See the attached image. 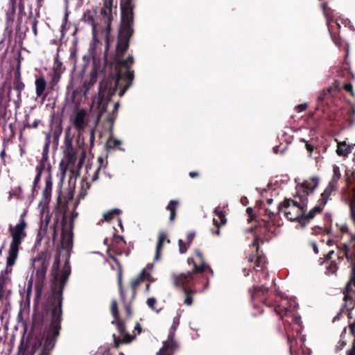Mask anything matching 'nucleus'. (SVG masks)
I'll return each mask as SVG.
<instances>
[{
  "label": "nucleus",
  "instance_id": "1",
  "mask_svg": "<svg viewBox=\"0 0 355 355\" xmlns=\"http://www.w3.org/2000/svg\"><path fill=\"white\" fill-rule=\"evenodd\" d=\"M60 259H56L51 270L53 276L51 285L52 297L49 311L51 324L43 346V349L50 352L55 346L56 338L58 336L61 328L62 291L71 273L70 266L68 263H65L61 272L58 271Z\"/></svg>",
  "mask_w": 355,
  "mask_h": 355
},
{
  "label": "nucleus",
  "instance_id": "2",
  "mask_svg": "<svg viewBox=\"0 0 355 355\" xmlns=\"http://www.w3.org/2000/svg\"><path fill=\"white\" fill-rule=\"evenodd\" d=\"M133 0H125L121 4V23L119 31L118 40L116 46V62L119 66L123 67L125 69L124 77L129 82L120 91L119 96H122L126 90L132 85L134 78L133 71L130 70L131 65L134 62V58L132 55H129L125 60H122L123 54L127 51L129 46V40L133 33Z\"/></svg>",
  "mask_w": 355,
  "mask_h": 355
},
{
  "label": "nucleus",
  "instance_id": "3",
  "mask_svg": "<svg viewBox=\"0 0 355 355\" xmlns=\"http://www.w3.org/2000/svg\"><path fill=\"white\" fill-rule=\"evenodd\" d=\"M319 179L313 178L309 180L304 181L296 187V193L294 200L285 199L278 206L279 212L284 213L286 218L289 220H299L306 211L309 202L308 197L311 194L318 185Z\"/></svg>",
  "mask_w": 355,
  "mask_h": 355
},
{
  "label": "nucleus",
  "instance_id": "4",
  "mask_svg": "<svg viewBox=\"0 0 355 355\" xmlns=\"http://www.w3.org/2000/svg\"><path fill=\"white\" fill-rule=\"evenodd\" d=\"M27 224L23 218L15 225H9V232L12 239L6 260V267L0 274V289L6 291L8 295L12 293L11 288V267L15 265L18 257L19 250L23 240L26 236Z\"/></svg>",
  "mask_w": 355,
  "mask_h": 355
},
{
  "label": "nucleus",
  "instance_id": "5",
  "mask_svg": "<svg viewBox=\"0 0 355 355\" xmlns=\"http://www.w3.org/2000/svg\"><path fill=\"white\" fill-rule=\"evenodd\" d=\"M123 76L120 71L117 72V77L112 76L105 78L101 81L98 87V96L92 100V107H96L98 110V114L91 127L89 137L91 143H94L95 139V130L100 121L101 114L105 111L107 103L111 100L112 96L116 93L119 81Z\"/></svg>",
  "mask_w": 355,
  "mask_h": 355
},
{
  "label": "nucleus",
  "instance_id": "6",
  "mask_svg": "<svg viewBox=\"0 0 355 355\" xmlns=\"http://www.w3.org/2000/svg\"><path fill=\"white\" fill-rule=\"evenodd\" d=\"M116 7H113V11L115 12V15H116ZM101 15L102 17V22L103 23V25H102L101 24H98L96 22V12L94 10H86L83 14V21L92 27V37L94 41L97 40V36L99 33L102 32L105 33L106 37L105 50L107 51L110 48L112 42H114V38L110 35V33L111 31L112 21L114 19L116 15H114L113 19L110 21V28H107V23L103 19V17L101 13Z\"/></svg>",
  "mask_w": 355,
  "mask_h": 355
},
{
  "label": "nucleus",
  "instance_id": "7",
  "mask_svg": "<svg viewBox=\"0 0 355 355\" xmlns=\"http://www.w3.org/2000/svg\"><path fill=\"white\" fill-rule=\"evenodd\" d=\"M73 225L67 223L63 220H60L56 218L53 220V226L50 227V234L52 236V240L55 241L58 231L61 230L60 244L63 250H65L67 254H69L73 247Z\"/></svg>",
  "mask_w": 355,
  "mask_h": 355
},
{
  "label": "nucleus",
  "instance_id": "8",
  "mask_svg": "<svg viewBox=\"0 0 355 355\" xmlns=\"http://www.w3.org/2000/svg\"><path fill=\"white\" fill-rule=\"evenodd\" d=\"M172 279L175 287L181 288L183 289L186 295L184 299V304L188 306L191 305L193 302V298L191 294L196 292V291H192L190 288L196 284L195 277H193V273L187 272L180 273L179 275L173 274Z\"/></svg>",
  "mask_w": 355,
  "mask_h": 355
},
{
  "label": "nucleus",
  "instance_id": "9",
  "mask_svg": "<svg viewBox=\"0 0 355 355\" xmlns=\"http://www.w3.org/2000/svg\"><path fill=\"white\" fill-rule=\"evenodd\" d=\"M352 282L355 287V266L352 269ZM345 306L348 316L350 318H354V321L349 324L351 333L355 334V291L352 290V282H349L346 286V291L344 296Z\"/></svg>",
  "mask_w": 355,
  "mask_h": 355
},
{
  "label": "nucleus",
  "instance_id": "10",
  "mask_svg": "<svg viewBox=\"0 0 355 355\" xmlns=\"http://www.w3.org/2000/svg\"><path fill=\"white\" fill-rule=\"evenodd\" d=\"M110 309L112 315L114 318V320L112 321V324H115L116 325L119 334L118 338H116L115 335H113L115 346L117 347L119 343H130L134 338V337L125 332L124 324L119 320V315L117 309V302L116 300H112Z\"/></svg>",
  "mask_w": 355,
  "mask_h": 355
},
{
  "label": "nucleus",
  "instance_id": "11",
  "mask_svg": "<svg viewBox=\"0 0 355 355\" xmlns=\"http://www.w3.org/2000/svg\"><path fill=\"white\" fill-rule=\"evenodd\" d=\"M40 221V228L36 238V243L40 244L42 240L47 235L49 224L51 220V215L46 205L40 202L39 205Z\"/></svg>",
  "mask_w": 355,
  "mask_h": 355
},
{
  "label": "nucleus",
  "instance_id": "12",
  "mask_svg": "<svg viewBox=\"0 0 355 355\" xmlns=\"http://www.w3.org/2000/svg\"><path fill=\"white\" fill-rule=\"evenodd\" d=\"M297 306V303L294 297H281V300L275 307V312L281 317L292 312Z\"/></svg>",
  "mask_w": 355,
  "mask_h": 355
},
{
  "label": "nucleus",
  "instance_id": "13",
  "mask_svg": "<svg viewBox=\"0 0 355 355\" xmlns=\"http://www.w3.org/2000/svg\"><path fill=\"white\" fill-rule=\"evenodd\" d=\"M73 124L79 135L84 133L85 128L89 126V119L85 110L78 109L73 115Z\"/></svg>",
  "mask_w": 355,
  "mask_h": 355
},
{
  "label": "nucleus",
  "instance_id": "14",
  "mask_svg": "<svg viewBox=\"0 0 355 355\" xmlns=\"http://www.w3.org/2000/svg\"><path fill=\"white\" fill-rule=\"evenodd\" d=\"M178 327V325L172 324L169 330L168 340L163 343V346L157 353V355H173V350L176 346L173 338Z\"/></svg>",
  "mask_w": 355,
  "mask_h": 355
},
{
  "label": "nucleus",
  "instance_id": "15",
  "mask_svg": "<svg viewBox=\"0 0 355 355\" xmlns=\"http://www.w3.org/2000/svg\"><path fill=\"white\" fill-rule=\"evenodd\" d=\"M101 71V67L100 64H97L94 62L92 69L89 76H86L83 80V93L84 96H86L91 89L92 87L94 85V84L97 81V76Z\"/></svg>",
  "mask_w": 355,
  "mask_h": 355
},
{
  "label": "nucleus",
  "instance_id": "16",
  "mask_svg": "<svg viewBox=\"0 0 355 355\" xmlns=\"http://www.w3.org/2000/svg\"><path fill=\"white\" fill-rule=\"evenodd\" d=\"M49 263L42 257L35 258L33 261V267L35 271L36 279L38 283H42L46 277Z\"/></svg>",
  "mask_w": 355,
  "mask_h": 355
},
{
  "label": "nucleus",
  "instance_id": "17",
  "mask_svg": "<svg viewBox=\"0 0 355 355\" xmlns=\"http://www.w3.org/2000/svg\"><path fill=\"white\" fill-rule=\"evenodd\" d=\"M332 170L333 174L331 179L329 182L327 187L324 189V191L322 192L324 198H326V196L329 198L331 196L332 192L335 191V189H336L339 180L341 178V173L340 167L338 166L336 164L333 165ZM322 200L324 202L325 199H323Z\"/></svg>",
  "mask_w": 355,
  "mask_h": 355
},
{
  "label": "nucleus",
  "instance_id": "18",
  "mask_svg": "<svg viewBox=\"0 0 355 355\" xmlns=\"http://www.w3.org/2000/svg\"><path fill=\"white\" fill-rule=\"evenodd\" d=\"M153 268V263H148L146 266L142 270L140 275L133 279L131 282V286L134 291L137 289L141 281L147 280L149 282H153L154 279L150 275V272Z\"/></svg>",
  "mask_w": 355,
  "mask_h": 355
},
{
  "label": "nucleus",
  "instance_id": "19",
  "mask_svg": "<svg viewBox=\"0 0 355 355\" xmlns=\"http://www.w3.org/2000/svg\"><path fill=\"white\" fill-rule=\"evenodd\" d=\"M101 14L103 19L107 23V28H110V21L115 15L113 11V0H103V6L101 8Z\"/></svg>",
  "mask_w": 355,
  "mask_h": 355
},
{
  "label": "nucleus",
  "instance_id": "20",
  "mask_svg": "<svg viewBox=\"0 0 355 355\" xmlns=\"http://www.w3.org/2000/svg\"><path fill=\"white\" fill-rule=\"evenodd\" d=\"M323 199L324 200V196H323V193H322L320 198L318 201V205H316L312 209H311L309 211V212L306 216H302V221L304 222V220L308 221V220H311L312 218H313V217L315 216V215L316 214H318L322 211V209H323L324 205L328 202L329 198L326 196L324 202L322 200Z\"/></svg>",
  "mask_w": 355,
  "mask_h": 355
},
{
  "label": "nucleus",
  "instance_id": "21",
  "mask_svg": "<svg viewBox=\"0 0 355 355\" xmlns=\"http://www.w3.org/2000/svg\"><path fill=\"white\" fill-rule=\"evenodd\" d=\"M51 144V134H46L45 143L43 147L42 156L40 159V164L37 166H41L43 168H47L51 170V166L48 162V155L49 151V146Z\"/></svg>",
  "mask_w": 355,
  "mask_h": 355
},
{
  "label": "nucleus",
  "instance_id": "22",
  "mask_svg": "<svg viewBox=\"0 0 355 355\" xmlns=\"http://www.w3.org/2000/svg\"><path fill=\"white\" fill-rule=\"evenodd\" d=\"M196 256L199 258L200 263L199 266L194 264V270L189 271V272L193 273V277L197 272H202L205 269H208L211 275H214V271L209 266L207 265L203 260V254L198 250L196 251Z\"/></svg>",
  "mask_w": 355,
  "mask_h": 355
},
{
  "label": "nucleus",
  "instance_id": "23",
  "mask_svg": "<svg viewBox=\"0 0 355 355\" xmlns=\"http://www.w3.org/2000/svg\"><path fill=\"white\" fill-rule=\"evenodd\" d=\"M35 93L37 97L42 96L43 98L46 97L44 91L46 87V82L43 76L37 78L35 81Z\"/></svg>",
  "mask_w": 355,
  "mask_h": 355
},
{
  "label": "nucleus",
  "instance_id": "24",
  "mask_svg": "<svg viewBox=\"0 0 355 355\" xmlns=\"http://www.w3.org/2000/svg\"><path fill=\"white\" fill-rule=\"evenodd\" d=\"M10 295L6 291L0 289V308L2 307L3 315L7 314L10 310Z\"/></svg>",
  "mask_w": 355,
  "mask_h": 355
},
{
  "label": "nucleus",
  "instance_id": "25",
  "mask_svg": "<svg viewBox=\"0 0 355 355\" xmlns=\"http://www.w3.org/2000/svg\"><path fill=\"white\" fill-rule=\"evenodd\" d=\"M166 241L167 243H169L170 241L167 239V235L164 232H160L158 236V241L156 245V251H155V255L154 257V261H158L161 257V250L163 246L164 243Z\"/></svg>",
  "mask_w": 355,
  "mask_h": 355
},
{
  "label": "nucleus",
  "instance_id": "26",
  "mask_svg": "<svg viewBox=\"0 0 355 355\" xmlns=\"http://www.w3.org/2000/svg\"><path fill=\"white\" fill-rule=\"evenodd\" d=\"M355 145L347 144L345 141L338 142L336 153L339 156H347L353 150Z\"/></svg>",
  "mask_w": 355,
  "mask_h": 355
},
{
  "label": "nucleus",
  "instance_id": "27",
  "mask_svg": "<svg viewBox=\"0 0 355 355\" xmlns=\"http://www.w3.org/2000/svg\"><path fill=\"white\" fill-rule=\"evenodd\" d=\"M195 236L194 232H189L187 235V241L184 242L182 239L178 241L179 252L184 254L187 251L188 248L190 246L193 238Z\"/></svg>",
  "mask_w": 355,
  "mask_h": 355
},
{
  "label": "nucleus",
  "instance_id": "28",
  "mask_svg": "<svg viewBox=\"0 0 355 355\" xmlns=\"http://www.w3.org/2000/svg\"><path fill=\"white\" fill-rule=\"evenodd\" d=\"M24 87L25 85L21 80L20 74H19L17 77H15L13 81L12 87H10V89H14V92H16L17 93V98L16 99L17 101H18L21 98V92L24 90Z\"/></svg>",
  "mask_w": 355,
  "mask_h": 355
},
{
  "label": "nucleus",
  "instance_id": "29",
  "mask_svg": "<svg viewBox=\"0 0 355 355\" xmlns=\"http://www.w3.org/2000/svg\"><path fill=\"white\" fill-rule=\"evenodd\" d=\"M327 25L328 29L331 35H332V31L335 29V28H338V29L341 27V24H344L345 26H347L350 24V21L348 20H345L344 21L339 22L338 20L334 21L333 19L330 20L327 18Z\"/></svg>",
  "mask_w": 355,
  "mask_h": 355
},
{
  "label": "nucleus",
  "instance_id": "30",
  "mask_svg": "<svg viewBox=\"0 0 355 355\" xmlns=\"http://www.w3.org/2000/svg\"><path fill=\"white\" fill-rule=\"evenodd\" d=\"M214 213L218 216V219L220 220V222L216 219H213V223L217 227H220V226L225 225L226 223V218L223 214V212L220 210L218 207L216 208L214 210Z\"/></svg>",
  "mask_w": 355,
  "mask_h": 355
},
{
  "label": "nucleus",
  "instance_id": "31",
  "mask_svg": "<svg viewBox=\"0 0 355 355\" xmlns=\"http://www.w3.org/2000/svg\"><path fill=\"white\" fill-rule=\"evenodd\" d=\"M64 158L67 162V168H69L71 165L75 164L76 162V152L75 150L71 151H64Z\"/></svg>",
  "mask_w": 355,
  "mask_h": 355
},
{
  "label": "nucleus",
  "instance_id": "32",
  "mask_svg": "<svg viewBox=\"0 0 355 355\" xmlns=\"http://www.w3.org/2000/svg\"><path fill=\"white\" fill-rule=\"evenodd\" d=\"M51 190H52V180H51V173H50L48 177H46L45 188L43 191V195H44L46 200H47L50 198L51 194Z\"/></svg>",
  "mask_w": 355,
  "mask_h": 355
},
{
  "label": "nucleus",
  "instance_id": "33",
  "mask_svg": "<svg viewBox=\"0 0 355 355\" xmlns=\"http://www.w3.org/2000/svg\"><path fill=\"white\" fill-rule=\"evenodd\" d=\"M36 171L37 174L34 180V187H35V185L40 182L42 173L46 175V177H48L49 175L51 173L50 169L43 168L41 166H37L36 167Z\"/></svg>",
  "mask_w": 355,
  "mask_h": 355
},
{
  "label": "nucleus",
  "instance_id": "34",
  "mask_svg": "<svg viewBox=\"0 0 355 355\" xmlns=\"http://www.w3.org/2000/svg\"><path fill=\"white\" fill-rule=\"evenodd\" d=\"M65 12L63 18V22L61 26V32L62 35H64L68 29V17H69V12H68V1L65 0Z\"/></svg>",
  "mask_w": 355,
  "mask_h": 355
},
{
  "label": "nucleus",
  "instance_id": "35",
  "mask_svg": "<svg viewBox=\"0 0 355 355\" xmlns=\"http://www.w3.org/2000/svg\"><path fill=\"white\" fill-rule=\"evenodd\" d=\"M17 93L16 92H14V89L10 88L8 92V96L9 100L14 103L16 108H19L21 105V97L18 101H17Z\"/></svg>",
  "mask_w": 355,
  "mask_h": 355
},
{
  "label": "nucleus",
  "instance_id": "36",
  "mask_svg": "<svg viewBox=\"0 0 355 355\" xmlns=\"http://www.w3.org/2000/svg\"><path fill=\"white\" fill-rule=\"evenodd\" d=\"M288 343L290 345V351H291V355H294L293 354V350L294 348V343L296 342V340L294 338H288ZM295 355H309V353H306L305 351L302 349H299L297 352H295Z\"/></svg>",
  "mask_w": 355,
  "mask_h": 355
},
{
  "label": "nucleus",
  "instance_id": "37",
  "mask_svg": "<svg viewBox=\"0 0 355 355\" xmlns=\"http://www.w3.org/2000/svg\"><path fill=\"white\" fill-rule=\"evenodd\" d=\"M22 190L20 186H18L16 188L11 189L9 192V200L15 198H21Z\"/></svg>",
  "mask_w": 355,
  "mask_h": 355
},
{
  "label": "nucleus",
  "instance_id": "38",
  "mask_svg": "<svg viewBox=\"0 0 355 355\" xmlns=\"http://www.w3.org/2000/svg\"><path fill=\"white\" fill-rule=\"evenodd\" d=\"M122 144V141L110 136L107 141V145L110 148L119 147Z\"/></svg>",
  "mask_w": 355,
  "mask_h": 355
},
{
  "label": "nucleus",
  "instance_id": "39",
  "mask_svg": "<svg viewBox=\"0 0 355 355\" xmlns=\"http://www.w3.org/2000/svg\"><path fill=\"white\" fill-rule=\"evenodd\" d=\"M121 211L119 209H113L103 214V218L106 221H110L112 220L114 214H119Z\"/></svg>",
  "mask_w": 355,
  "mask_h": 355
},
{
  "label": "nucleus",
  "instance_id": "40",
  "mask_svg": "<svg viewBox=\"0 0 355 355\" xmlns=\"http://www.w3.org/2000/svg\"><path fill=\"white\" fill-rule=\"evenodd\" d=\"M331 89L332 88L331 87H329L328 89H324L322 91H321L319 94L318 95V100L319 101H322L324 100V98L329 96V95H331Z\"/></svg>",
  "mask_w": 355,
  "mask_h": 355
},
{
  "label": "nucleus",
  "instance_id": "41",
  "mask_svg": "<svg viewBox=\"0 0 355 355\" xmlns=\"http://www.w3.org/2000/svg\"><path fill=\"white\" fill-rule=\"evenodd\" d=\"M72 150H74V148H73L72 140L69 137V136L67 135H66L65 139H64V151H70V150L71 151Z\"/></svg>",
  "mask_w": 355,
  "mask_h": 355
},
{
  "label": "nucleus",
  "instance_id": "42",
  "mask_svg": "<svg viewBox=\"0 0 355 355\" xmlns=\"http://www.w3.org/2000/svg\"><path fill=\"white\" fill-rule=\"evenodd\" d=\"M8 9L6 12L8 19H11L15 13V8L13 2L10 1L8 5Z\"/></svg>",
  "mask_w": 355,
  "mask_h": 355
},
{
  "label": "nucleus",
  "instance_id": "43",
  "mask_svg": "<svg viewBox=\"0 0 355 355\" xmlns=\"http://www.w3.org/2000/svg\"><path fill=\"white\" fill-rule=\"evenodd\" d=\"M178 204V201L175 200H172L169 202L168 205L166 207V209L171 212H176L177 205Z\"/></svg>",
  "mask_w": 355,
  "mask_h": 355
},
{
  "label": "nucleus",
  "instance_id": "44",
  "mask_svg": "<svg viewBox=\"0 0 355 355\" xmlns=\"http://www.w3.org/2000/svg\"><path fill=\"white\" fill-rule=\"evenodd\" d=\"M256 293L252 294V298L254 300L257 297L258 293L261 292L263 294L266 293L268 291V288L265 286L262 285L261 287L255 288Z\"/></svg>",
  "mask_w": 355,
  "mask_h": 355
},
{
  "label": "nucleus",
  "instance_id": "45",
  "mask_svg": "<svg viewBox=\"0 0 355 355\" xmlns=\"http://www.w3.org/2000/svg\"><path fill=\"white\" fill-rule=\"evenodd\" d=\"M348 250H349L348 246L345 244L343 245V248L339 252L338 257L343 259L344 257H345L347 259H349Z\"/></svg>",
  "mask_w": 355,
  "mask_h": 355
},
{
  "label": "nucleus",
  "instance_id": "46",
  "mask_svg": "<svg viewBox=\"0 0 355 355\" xmlns=\"http://www.w3.org/2000/svg\"><path fill=\"white\" fill-rule=\"evenodd\" d=\"M156 299L155 297H150L147 300V304L148 306L152 309L153 310L155 311L157 313H159V310H156L155 308V304H156Z\"/></svg>",
  "mask_w": 355,
  "mask_h": 355
},
{
  "label": "nucleus",
  "instance_id": "47",
  "mask_svg": "<svg viewBox=\"0 0 355 355\" xmlns=\"http://www.w3.org/2000/svg\"><path fill=\"white\" fill-rule=\"evenodd\" d=\"M62 130L60 129L55 130L53 132V142L57 146L58 145L59 137L61 135Z\"/></svg>",
  "mask_w": 355,
  "mask_h": 355
},
{
  "label": "nucleus",
  "instance_id": "48",
  "mask_svg": "<svg viewBox=\"0 0 355 355\" xmlns=\"http://www.w3.org/2000/svg\"><path fill=\"white\" fill-rule=\"evenodd\" d=\"M89 183L87 182L83 181L82 184H81V189H82V190H85V191H82L80 192V197L83 198L86 195V191H87V189H89Z\"/></svg>",
  "mask_w": 355,
  "mask_h": 355
},
{
  "label": "nucleus",
  "instance_id": "49",
  "mask_svg": "<svg viewBox=\"0 0 355 355\" xmlns=\"http://www.w3.org/2000/svg\"><path fill=\"white\" fill-rule=\"evenodd\" d=\"M345 331H346V328H344L343 329V333L340 336L341 338L340 340H339V342L338 343V345H337V349L338 350H341L343 349V347H345V345H346V343L343 340V334H345Z\"/></svg>",
  "mask_w": 355,
  "mask_h": 355
},
{
  "label": "nucleus",
  "instance_id": "50",
  "mask_svg": "<svg viewBox=\"0 0 355 355\" xmlns=\"http://www.w3.org/2000/svg\"><path fill=\"white\" fill-rule=\"evenodd\" d=\"M265 262H266V261H265L264 258L258 257L256 260L255 266L257 268L261 267V268H263V266L265 263Z\"/></svg>",
  "mask_w": 355,
  "mask_h": 355
},
{
  "label": "nucleus",
  "instance_id": "51",
  "mask_svg": "<svg viewBox=\"0 0 355 355\" xmlns=\"http://www.w3.org/2000/svg\"><path fill=\"white\" fill-rule=\"evenodd\" d=\"M306 107H307V104L306 103H302V104H300V105H297L296 107V110L298 112H301L305 110Z\"/></svg>",
  "mask_w": 355,
  "mask_h": 355
},
{
  "label": "nucleus",
  "instance_id": "52",
  "mask_svg": "<svg viewBox=\"0 0 355 355\" xmlns=\"http://www.w3.org/2000/svg\"><path fill=\"white\" fill-rule=\"evenodd\" d=\"M37 20L34 19L32 23H31V25H32V30H33V32L35 35V36L37 35Z\"/></svg>",
  "mask_w": 355,
  "mask_h": 355
},
{
  "label": "nucleus",
  "instance_id": "53",
  "mask_svg": "<svg viewBox=\"0 0 355 355\" xmlns=\"http://www.w3.org/2000/svg\"><path fill=\"white\" fill-rule=\"evenodd\" d=\"M302 141L306 143V148L308 151H309L311 153L313 150V146L309 144L305 139H302Z\"/></svg>",
  "mask_w": 355,
  "mask_h": 355
},
{
  "label": "nucleus",
  "instance_id": "54",
  "mask_svg": "<svg viewBox=\"0 0 355 355\" xmlns=\"http://www.w3.org/2000/svg\"><path fill=\"white\" fill-rule=\"evenodd\" d=\"M180 313H178L177 315L173 318V324L178 326L180 324Z\"/></svg>",
  "mask_w": 355,
  "mask_h": 355
},
{
  "label": "nucleus",
  "instance_id": "55",
  "mask_svg": "<svg viewBox=\"0 0 355 355\" xmlns=\"http://www.w3.org/2000/svg\"><path fill=\"white\" fill-rule=\"evenodd\" d=\"M322 8L324 10V13L325 16L327 17V15H329V13H328V10H327L326 3H322Z\"/></svg>",
  "mask_w": 355,
  "mask_h": 355
},
{
  "label": "nucleus",
  "instance_id": "56",
  "mask_svg": "<svg viewBox=\"0 0 355 355\" xmlns=\"http://www.w3.org/2000/svg\"><path fill=\"white\" fill-rule=\"evenodd\" d=\"M348 355H355V340L353 343V346L351 351L348 353Z\"/></svg>",
  "mask_w": 355,
  "mask_h": 355
},
{
  "label": "nucleus",
  "instance_id": "57",
  "mask_svg": "<svg viewBox=\"0 0 355 355\" xmlns=\"http://www.w3.org/2000/svg\"><path fill=\"white\" fill-rule=\"evenodd\" d=\"M345 89L346 91H348V92H352V85L351 84H346L345 85Z\"/></svg>",
  "mask_w": 355,
  "mask_h": 355
},
{
  "label": "nucleus",
  "instance_id": "58",
  "mask_svg": "<svg viewBox=\"0 0 355 355\" xmlns=\"http://www.w3.org/2000/svg\"><path fill=\"white\" fill-rule=\"evenodd\" d=\"M77 216H78V213H77L76 211H73L71 212V221L69 223H71V224H72V221H73V220L75 218H76V217H77Z\"/></svg>",
  "mask_w": 355,
  "mask_h": 355
},
{
  "label": "nucleus",
  "instance_id": "59",
  "mask_svg": "<svg viewBox=\"0 0 355 355\" xmlns=\"http://www.w3.org/2000/svg\"><path fill=\"white\" fill-rule=\"evenodd\" d=\"M312 247H313V250L315 254H318V247H317V245H316V244L315 243H312Z\"/></svg>",
  "mask_w": 355,
  "mask_h": 355
},
{
  "label": "nucleus",
  "instance_id": "60",
  "mask_svg": "<svg viewBox=\"0 0 355 355\" xmlns=\"http://www.w3.org/2000/svg\"><path fill=\"white\" fill-rule=\"evenodd\" d=\"M175 215H176V212L170 213L169 219L171 221H173L175 219Z\"/></svg>",
  "mask_w": 355,
  "mask_h": 355
},
{
  "label": "nucleus",
  "instance_id": "61",
  "mask_svg": "<svg viewBox=\"0 0 355 355\" xmlns=\"http://www.w3.org/2000/svg\"><path fill=\"white\" fill-rule=\"evenodd\" d=\"M187 263H188V264H191L192 263L193 266H194V264H196L195 262H194L193 258H192V257L188 258Z\"/></svg>",
  "mask_w": 355,
  "mask_h": 355
},
{
  "label": "nucleus",
  "instance_id": "62",
  "mask_svg": "<svg viewBox=\"0 0 355 355\" xmlns=\"http://www.w3.org/2000/svg\"><path fill=\"white\" fill-rule=\"evenodd\" d=\"M198 175V173L197 172H190L189 176L192 178H196Z\"/></svg>",
  "mask_w": 355,
  "mask_h": 355
},
{
  "label": "nucleus",
  "instance_id": "63",
  "mask_svg": "<svg viewBox=\"0 0 355 355\" xmlns=\"http://www.w3.org/2000/svg\"><path fill=\"white\" fill-rule=\"evenodd\" d=\"M40 355H50V352H48L42 349Z\"/></svg>",
  "mask_w": 355,
  "mask_h": 355
},
{
  "label": "nucleus",
  "instance_id": "64",
  "mask_svg": "<svg viewBox=\"0 0 355 355\" xmlns=\"http://www.w3.org/2000/svg\"><path fill=\"white\" fill-rule=\"evenodd\" d=\"M334 253V250H331L328 252L327 254V259H330L331 258V255Z\"/></svg>",
  "mask_w": 355,
  "mask_h": 355
}]
</instances>
